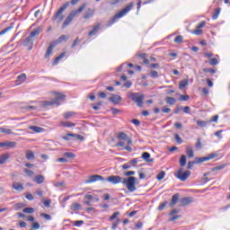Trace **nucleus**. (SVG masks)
<instances>
[{
  "instance_id": "obj_1",
  "label": "nucleus",
  "mask_w": 230,
  "mask_h": 230,
  "mask_svg": "<svg viewBox=\"0 0 230 230\" xmlns=\"http://www.w3.org/2000/svg\"><path fill=\"white\" fill-rule=\"evenodd\" d=\"M132 175H136L135 171H128L124 172V176L128 178H123L119 175H111L106 178L107 182H110L111 184H123V186H126L127 190L130 193H134L137 190L136 187V181H137V177H134Z\"/></svg>"
},
{
  "instance_id": "obj_2",
  "label": "nucleus",
  "mask_w": 230,
  "mask_h": 230,
  "mask_svg": "<svg viewBox=\"0 0 230 230\" xmlns=\"http://www.w3.org/2000/svg\"><path fill=\"white\" fill-rule=\"evenodd\" d=\"M78 1L80 0H71L70 2H66L53 15L52 20L58 21V23L64 21V12H66V9L68 8L69 4H72V6H75V4H78Z\"/></svg>"
},
{
  "instance_id": "obj_3",
  "label": "nucleus",
  "mask_w": 230,
  "mask_h": 230,
  "mask_svg": "<svg viewBox=\"0 0 230 230\" xmlns=\"http://www.w3.org/2000/svg\"><path fill=\"white\" fill-rule=\"evenodd\" d=\"M85 6H87V4H84L78 8V10L72 11L68 14V16L66 18L65 22H63L62 30H65V28H67V26H69L71 22H73V20L75 19V17H78V15H80V13H82V12L85 10Z\"/></svg>"
},
{
  "instance_id": "obj_4",
  "label": "nucleus",
  "mask_w": 230,
  "mask_h": 230,
  "mask_svg": "<svg viewBox=\"0 0 230 230\" xmlns=\"http://www.w3.org/2000/svg\"><path fill=\"white\" fill-rule=\"evenodd\" d=\"M134 8V3H129L124 9H122L119 13H116L114 17L108 22V26H112L118 19H121V17L127 15L128 12H130Z\"/></svg>"
},
{
  "instance_id": "obj_5",
  "label": "nucleus",
  "mask_w": 230,
  "mask_h": 230,
  "mask_svg": "<svg viewBox=\"0 0 230 230\" xmlns=\"http://www.w3.org/2000/svg\"><path fill=\"white\" fill-rule=\"evenodd\" d=\"M40 33V29L36 28L30 33L29 37H27L23 40V46H29V51H31V49H33V42H35V38L39 36Z\"/></svg>"
},
{
  "instance_id": "obj_6",
  "label": "nucleus",
  "mask_w": 230,
  "mask_h": 230,
  "mask_svg": "<svg viewBox=\"0 0 230 230\" xmlns=\"http://www.w3.org/2000/svg\"><path fill=\"white\" fill-rule=\"evenodd\" d=\"M66 101V95L57 93L53 101H43L40 102V107H49L50 105H60V102Z\"/></svg>"
},
{
  "instance_id": "obj_7",
  "label": "nucleus",
  "mask_w": 230,
  "mask_h": 230,
  "mask_svg": "<svg viewBox=\"0 0 230 230\" xmlns=\"http://www.w3.org/2000/svg\"><path fill=\"white\" fill-rule=\"evenodd\" d=\"M128 98L132 100L135 103H137V107H143V100H145V95L139 93H132L129 92L128 93Z\"/></svg>"
},
{
  "instance_id": "obj_8",
  "label": "nucleus",
  "mask_w": 230,
  "mask_h": 230,
  "mask_svg": "<svg viewBox=\"0 0 230 230\" xmlns=\"http://www.w3.org/2000/svg\"><path fill=\"white\" fill-rule=\"evenodd\" d=\"M190 175H191V172H190V171L182 172V168H180L177 171L175 176H176L177 179L181 181V182H184V181H186L188 179V177H190Z\"/></svg>"
},
{
  "instance_id": "obj_9",
  "label": "nucleus",
  "mask_w": 230,
  "mask_h": 230,
  "mask_svg": "<svg viewBox=\"0 0 230 230\" xmlns=\"http://www.w3.org/2000/svg\"><path fill=\"white\" fill-rule=\"evenodd\" d=\"M97 181H105L107 179L103 178V176L95 174L89 176L88 180L86 181V184H91L93 182H96Z\"/></svg>"
},
{
  "instance_id": "obj_10",
  "label": "nucleus",
  "mask_w": 230,
  "mask_h": 230,
  "mask_svg": "<svg viewBox=\"0 0 230 230\" xmlns=\"http://www.w3.org/2000/svg\"><path fill=\"white\" fill-rule=\"evenodd\" d=\"M180 206L181 208H184V206H189V204H191V202H193V198L191 197H184L181 198L180 200Z\"/></svg>"
},
{
  "instance_id": "obj_11",
  "label": "nucleus",
  "mask_w": 230,
  "mask_h": 230,
  "mask_svg": "<svg viewBox=\"0 0 230 230\" xmlns=\"http://www.w3.org/2000/svg\"><path fill=\"white\" fill-rule=\"evenodd\" d=\"M118 139H122L123 141H127L128 145H132V139L128 137V135L125 132H119L118 135Z\"/></svg>"
},
{
  "instance_id": "obj_12",
  "label": "nucleus",
  "mask_w": 230,
  "mask_h": 230,
  "mask_svg": "<svg viewBox=\"0 0 230 230\" xmlns=\"http://www.w3.org/2000/svg\"><path fill=\"white\" fill-rule=\"evenodd\" d=\"M109 100L111 102V103H114V105H118L123 100V98L118 94H112Z\"/></svg>"
},
{
  "instance_id": "obj_13",
  "label": "nucleus",
  "mask_w": 230,
  "mask_h": 230,
  "mask_svg": "<svg viewBox=\"0 0 230 230\" xmlns=\"http://www.w3.org/2000/svg\"><path fill=\"white\" fill-rule=\"evenodd\" d=\"M179 197H181V195L179 193L172 195V201L170 203V208H173L175 206V204H177V202H179Z\"/></svg>"
},
{
  "instance_id": "obj_14",
  "label": "nucleus",
  "mask_w": 230,
  "mask_h": 230,
  "mask_svg": "<svg viewBox=\"0 0 230 230\" xmlns=\"http://www.w3.org/2000/svg\"><path fill=\"white\" fill-rule=\"evenodd\" d=\"M142 159H144L146 163H154V158H150V153L148 152H144L142 154Z\"/></svg>"
},
{
  "instance_id": "obj_15",
  "label": "nucleus",
  "mask_w": 230,
  "mask_h": 230,
  "mask_svg": "<svg viewBox=\"0 0 230 230\" xmlns=\"http://www.w3.org/2000/svg\"><path fill=\"white\" fill-rule=\"evenodd\" d=\"M101 24L98 23L97 25L93 26V29L88 33L89 37H93V35H96L98 31H100Z\"/></svg>"
},
{
  "instance_id": "obj_16",
  "label": "nucleus",
  "mask_w": 230,
  "mask_h": 230,
  "mask_svg": "<svg viewBox=\"0 0 230 230\" xmlns=\"http://www.w3.org/2000/svg\"><path fill=\"white\" fill-rule=\"evenodd\" d=\"M26 82V74H22L21 75L17 76L16 84L17 85H21V84H24Z\"/></svg>"
},
{
  "instance_id": "obj_17",
  "label": "nucleus",
  "mask_w": 230,
  "mask_h": 230,
  "mask_svg": "<svg viewBox=\"0 0 230 230\" xmlns=\"http://www.w3.org/2000/svg\"><path fill=\"white\" fill-rule=\"evenodd\" d=\"M29 129L33 130V132H35L36 134H40L44 132V128L38 126H29Z\"/></svg>"
},
{
  "instance_id": "obj_18",
  "label": "nucleus",
  "mask_w": 230,
  "mask_h": 230,
  "mask_svg": "<svg viewBox=\"0 0 230 230\" xmlns=\"http://www.w3.org/2000/svg\"><path fill=\"white\" fill-rule=\"evenodd\" d=\"M13 188L16 191H22L24 190V186L22 183H19L17 181L13 183Z\"/></svg>"
},
{
  "instance_id": "obj_19",
  "label": "nucleus",
  "mask_w": 230,
  "mask_h": 230,
  "mask_svg": "<svg viewBox=\"0 0 230 230\" xmlns=\"http://www.w3.org/2000/svg\"><path fill=\"white\" fill-rule=\"evenodd\" d=\"M53 49H55V44L51 43L46 51L45 58H49V56L53 53Z\"/></svg>"
},
{
  "instance_id": "obj_20",
  "label": "nucleus",
  "mask_w": 230,
  "mask_h": 230,
  "mask_svg": "<svg viewBox=\"0 0 230 230\" xmlns=\"http://www.w3.org/2000/svg\"><path fill=\"white\" fill-rule=\"evenodd\" d=\"M94 15V10L88 8L84 13V19H91Z\"/></svg>"
},
{
  "instance_id": "obj_21",
  "label": "nucleus",
  "mask_w": 230,
  "mask_h": 230,
  "mask_svg": "<svg viewBox=\"0 0 230 230\" xmlns=\"http://www.w3.org/2000/svg\"><path fill=\"white\" fill-rule=\"evenodd\" d=\"M94 199V196L91 195V194H86L84 196V204L86 206H91V200H93Z\"/></svg>"
},
{
  "instance_id": "obj_22",
  "label": "nucleus",
  "mask_w": 230,
  "mask_h": 230,
  "mask_svg": "<svg viewBox=\"0 0 230 230\" xmlns=\"http://www.w3.org/2000/svg\"><path fill=\"white\" fill-rule=\"evenodd\" d=\"M70 209H72V211H82V205L79 203H73Z\"/></svg>"
},
{
  "instance_id": "obj_23",
  "label": "nucleus",
  "mask_w": 230,
  "mask_h": 230,
  "mask_svg": "<svg viewBox=\"0 0 230 230\" xmlns=\"http://www.w3.org/2000/svg\"><path fill=\"white\" fill-rule=\"evenodd\" d=\"M26 159H28V161H32V159H35V153H33L31 150H27Z\"/></svg>"
},
{
  "instance_id": "obj_24",
  "label": "nucleus",
  "mask_w": 230,
  "mask_h": 230,
  "mask_svg": "<svg viewBox=\"0 0 230 230\" xmlns=\"http://www.w3.org/2000/svg\"><path fill=\"white\" fill-rule=\"evenodd\" d=\"M44 176H42L41 174L40 175H37L35 178H34V182H36L37 184H42V182H44Z\"/></svg>"
},
{
  "instance_id": "obj_25",
  "label": "nucleus",
  "mask_w": 230,
  "mask_h": 230,
  "mask_svg": "<svg viewBox=\"0 0 230 230\" xmlns=\"http://www.w3.org/2000/svg\"><path fill=\"white\" fill-rule=\"evenodd\" d=\"M186 154L188 155V157H190V159H192V157H195V154L193 152V148L188 146L186 148Z\"/></svg>"
},
{
  "instance_id": "obj_26",
  "label": "nucleus",
  "mask_w": 230,
  "mask_h": 230,
  "mask_svg": "<svg viewBox=\"0 0 230 230\" xmlns=\"http://www.w3.org/2000/svg\"><path fill=\"white\" fill-rule=\"evenodd\" d=\"M8 159H10V155H8V154L2 155L0 156V164H4V163H6L8 161Z\"/></svg>"
},
{
  "instance_id": "obj_27",
  "label": "nucleus",
  "mask_w": 230,
  "mask_h": 230,
  "mask_svg": "<svg viewBox=\"0 0 230 230\" xmlns=\"http://www.w3.org/2000/svg\"><path fill=\"white\" fill-rule=\"evenodd\" d=\"M67 40H69V35H61L58 40H57V43L58 44H60L62 42H66Z\"/></svg>"
},
{
  "instance_id": "obj_28",
  "label": "nucleus",
  "mask_w": 230,
  "mask_h": 230,
  "mask_svg": "<svg viewBox=\"0 0 230 230\" xmlns=\"http://www.w3.org/2000/svg\"><path fill=\"white\" fill-rule=\"evenodd\" d=\"M60 125H61L62 127H66V128H70L71 127H75V126H76V124H75V123H73V122H71V121H66V122L61 121V122H60Z\"/></svg>"
},
{
  "instance_id": "obj_29",
  "label": "nucleus",
  "mask_w": 230,
  "mask_h": 230,
  "mask_svg": "<svg viewBox=\"0 0 230 230\" xmlns=\"http://www.w3.org/2000/svg\"><path fill=\"white\" fill-rule=\"evenodd\" d=\"M68 137H76L79 141H84V136L74 133H67Z\"/></svg>"
},
{
  "instance_id": "obj_30",
  "label": "nucleus",
  "mask_w": 230,
  "mask_h": 230,
  "mask_svg": "<svg viewBox=\"0 0 230 230\" xmlns=\"http://www.w3.org/2000/svg\"><path fill=\"white\" fill-rule=\"evenodd\" d=\"M165 102L168 103V105H175V102H177V100H175L173 97H166Z\"/></svg>"
},
{
  "instance_id": "obj_31",
  "label": "nucleus",
  "mask_w": 230,
  "mask_h": 230,
  "mask_svg": "<svg viewBox=\"0 0 230 230\" xmlns=\"http://www.w3.org/2000/svg\"><path fill=\"white\" fill-rule=\"evenodd\" d=\"M0 134H7L8 136H10L11 134H13V131L9 128H0Z\"/></svg>"
},
{
  "instance_id": "obj_32",
  "label": "nucleus",
  "mask_w": 230,
  "mask_h": 230,
  "mask_svg": "<svg viewBox=\"0 0 230 230\" xmlns=\"http://www.w3.org/2000/svg\"><path fill=\"white\" fill-rule=\"evenodd\" d=\"M221 10H222L221 8L216 9V11L214 12V13L212 15L213 21H217V19H218V15H220Z\"/></svg>"
},
{
  "instance_id": "obj_33",
  "label": "nucleus",
  "mask_w": 230,
  "mask_h": 230,
  "mask_svg": "<svg viewBox=\"0 0 230 230\" xmlns=\"http://www.w3.org/2000/svg\"><path fill=\"white\" fill-rule=\"evenodd\" d=\"M180 166H181V168L186 166V156L184 155H182L180 158Z\"/></svg>"
},
{
  "instance_id": "obj_34",
  "label": "nucleus",
  "mask_w": 230,
  "mask_h": 230,
  "mask_svg": "<svg viewBox=\"0 0 230 230\" xmlns=\"http://www.w3.org/2000/svg\"><path fill=\"white\" fill-rule=\"evenodd\" d=\"M166 175V172L164 171H161L157 175L156 179L157 181H163L164 179V176Z\"/></svg>"
},
{
  "instance_id": "obj_35",
  "label": "nucleus",
  "mask_w": 230,
  "mask_h": 230,
  "mask_svg": "<svg viewBox=\"0 0 230 230\" xmlns=\"http://www.w3.org/2000/svg\"><path fill=\"white\" fill-rule=\"evenodd\" d=\"M189 82L188 80H182V81H180V86H179V89H184V87H187V85H189Z\"/></svg>"
},
{
  "instance_id": "obj_36",
  "label": "nucleus",
  "mask_w": 230,
  "mask_h": 230,
  "mask_svg": "<svg viewBox=\"0 0 230 230\" xmlns=\"http://www.w3.org/2000/svg\"><path fill=\"white\" fill-rule=\"evenodd\" d=\"M75 113L73 111H68V112H65L63 114V116H64L65 119H69V118H73V116H75Z\"/></svg>"
},
{
  "instance_id": "obj_37",
  "label": "nucleus",
  "mask_w": 230,
  "mask_h": 230,
  "mask_svg": "<svg viewBox=\"0 0 230 230\" xmlns=\"http://www.w3.org/2000/svg\"><path fill=\"white\" fill-rule=\"evenodd\" d=\"M194 161H195L196 164H199L200 163H206V161H208V158H206V156L200 157V158L197 157V158H195Z\"/></svg>"
},
{
  "instance_id": "obj_38",
  "label": "nucleus",
  "mask_w": 230,
  "mask_h": 230,
  "mask_svg": "<svg viewBox=\"0 0 230 230\" xmlns=\"http://www.w3.org/2000/svg\"><path fill=\"white\" fill-rule=\"evenodd\" d=\"M198 127H200L201 128H204V127H208V122L204 120H197Z\"/></svg>"
},
{
  "instance_id": "obj_39",
  "label": "nucleus",
  "mask_w": 230,
  "mask_h": 230,
  "mask_svg": "<svg viewBox=\"0 0 230 230\" xmlns=\"http://www.w3.org/2000/svg\"><path fill=\"white\" fill-rule=\"evenodd\" d=\"M215 157H218V155L217 153H211L206 156L207 161H211V159H215Z\"/></svg>"
},
{
  "instance_id": "obj_40",
  "label": "nucleus",
  "mask_w": 230,
  "mask_h": 230,
  "mask_svg": "<svg viewBox=\"0 0 230 230\" xmlns=\"http://www.w3.org/2000/svg\"><path fill=\"white\" fill-rule=\"evenodd\" d=\"M35 211V209L33 208H25L22 209L23 213H27L29 215H31V213H33Z\"/></svg>"
},
{
  "instance_id": "obj_41",
  "label": "nucleus",
  "mask_w": 230,
  "mask_h": 230,
  "mask_svg": "<svg viewBox=\"0 0 230 230\" xmlns=\"http://www.w3.org/2000/svg\"><path fill=\"white\" fill-rule=\"evenodd\" d=\"M23 172L28 175V177H33L35 175V172L29 169H24Z\"/></svg>"
},
{
  "instance_id": "obj_42",
  "label": "nucleus",
  "mask_w": 230,
  "mask_h": 230,
  "mask_svg": "<svg viewBox=\"0 0 230 230\" xmlns=\"http://www.w3.org/2000/svg\"><path fill=\"white\" fill-rule=\"evenodd\" d=\"M5 146H8L9 148H15L17 146L16 142H5Z\"/></svg>"
},
{
  "instance_id": "obj_43",
  "label": "nucleus",
  "mask_w": 230,
  "mask_h": 230,
  "mask_svg": "<svg viewBox=\"0 0 230 230\" xmlns=\"http://www.w3.org/2000/svg\"><path fill=\"white\" fill-rule=\"evenodd\" d=\"M150 76L151 78H159V73L155 70H151Z\"/></svg>"
},
{
  "instance_id": "obj_44",
  "label": "nucleus",
  "mask_w": 230,
  "mask_h": 230,
  "mask_svg": "<svg viewBox=\"0 0 230 230\" xmlns=\"http://www.w3.org/2000/svg\"><path fill=\"white\" fill-rule=\"evenodd\" d=\"M65 157H67L68 159H75V154L71 153V152H66L64 154Z\"/></svg>"
},
{
  "instance_id": "obj_45",
  "label": "nucleus",
  "mask_w": 230,
  "mask_h": 230,
  "mask_svg": "<svg viewBox=\"0 0 230 230\" xmlns=\"http://www.w3.org/2000/svg\"><path fill=\"white\" fill-rule=\"evenodd\" d=\"M167 205H168V201H164L161 203L158 207V211H163V209H164V208H166Z\"/></svg>"
},
{
  "instance_id": "obj_46",
  "label": "nucleus",
  "mask_w": 230,
  "mask_h": 230,
  "mask_svg": "<svg viewBox=\"0 0 230 230\" xmlns=\"http://www.w3.org/2000/svg\"><path fill=\"white\" fill-rule=\"evenodd\" d=\"M210 66H217L218 64V59L217 58H211L208 62Z\"/></svg>"
},
{
  "instance_id": "obj_47",
  "label": "nucleus",
  "mask_w": 230,
  "mask_h": 230,
  "mask_svg": "<svg viewBox=\"0 0 230 230\" xmlns=\"http://www.w3.org/2000/svg\"><path fill=\"white\" fill-rule=\"evenodd\" d=\"M195 147L198 149V150H200V148H202V141L200 140V138H198L197 139V143L195 145Z\"/></svg>"
},
{
  "instance_id": "obj_48",
  "label": "nucleus",
  "mask_w": 230,
  "mask_h": 230,
  "mask_svg": "<svg viewBox=\"0 0 230 230\" xmlns=\"http://www.w3.org/2000/svg\"><path fill=\"white\" fill-rule=\"evenodd\" d=\"M180 102H188L190 100V95H180Z\"/></svg>"
},
{
  "instance_id": "obj_49",
  "label": "nucleus",
  "mask_w": 230,
  "mask_h": 230,
  "mask_svg": "<svg viewBox=\"0 0 230 230\" xmlns=\"http://www.w3.org/2000/svg\"><path fill=\"white\" fill-rule=\"evenodd\" d=\"M226 168V165H218L212 168V172H218V170H224Z\"/></svg>"
},
{
  "instance_id": "obj_50",
  "label": "nucleus",
  "mask_w": 230,
  "mask_h": 230,
  "mask_svg": "<svg viewBox=\"0 0 230 230\" xmlns=\"http://www.w3.org/2000/svg\"><path fill=\"white\" fill-rule=\"evenodd\" d=\"M182 40H183L182 36H181V35H179V36H177V37L174 39V42H175L176 44H181V42H182Z\"/></svg>"
},
{
  "instance_id": "obj_51",
  "label": "nucleus",
  "mask_w": 230,
  "mask_h": 230,
  "mask_svg": "<svg viewBox=\"0 0 230 230\" xmlns=\"http://www.w3.org/2000/svg\"><path fill=\"white\" fill-rule=\"evenodd\" d=\"M174 139L176 142H178L179 145H182V138L181 137H179V135L175 134Z\"/></svg>"
},
{
  "instance_id": "obj_52",
  "label": "nucleus",
  "mask_w": 230,
  "mask_h": 230,
  "mask_svg": "<svg viewBox=\"0 0 230 230\" xmlns=\"http://www.w3.org/2000/svg\"><path fill=\"white\" fill-rule=\"evenodd\" d=\"M203 71L204 73H211V75H215V73H217V70L211 68H204Z\"/></svg>"
},
{
  "instance_id": "obj_53",
  "label": "nucleus",
  "mask_w": 230,
  "mask_h": 230,
  "mask_svg": "<svg viewBox=\"0 0 230 230\" xmlns=\"http://www.w3.org/2000/svg\"><path fill=\"white\" fill-rule=\"evenodd\" d=\"M182 111L185 114H190V112H191V108H190V106H185L184 108H182Z\"/></svg>"
},
{
  "instance_id": "obj_54",
  "label": "nucleus",
  "mask_w": 230,
  "mask_h": 230,
  "mask_svg": "<svg viewBox=\"0 0 230 230\" xmlns=\"http://www.w3.org/2000/svg\"><path fill=\"white\" fill-rule=\"evenodd\" d=\"M40 217H42L43 218H45V220H51V216L46 213H41Z\"/></svg>"
},
{
  "instance_id": "obj_55",
  "label": "nucleus",
  "mask_w": 230,
  "mask_h": 230,
  "mask_svg": "<svg viewBox=\"0 0 230 230\" xmlns=\"http://www.w3.org/2000/svg\"><path fill=\"white\" fill-rule=\"evenodd\" d=\"M192 33H193L194 35H202V30L197 28L196 30L192 31Z\"/></svg>"
},
{
  "instance_id": "obj_56",
  "label": "nucleus",
  "mask_w": 230,
  "mask_h": 230,
  "mask_svg": "<svg viewBox=\"0 0 230 230\" xmlns=\"http://www.w3.org/2000/svg\"><path fill=\"white\" fill-rule=\"evenodd\" d=\"M74 226H75L76 227H80V226H84V220L75 221Z\"/></svg>"
},
{
  "instance_id": "obj_57",
  "label": "nucleus",
  "mask_w": 230,
  "mask_h": 230,
  "mask_svg": "<svg viewBox=\"0 0 230 230\" xmlns=\"http://www.w3.org/2000/svg\"><path fill=\"white\" fill-rule=\"evenodd\" d=\"M12 30V27H7L0 31V35H4V33H8Z\"/></svg>"
},
{
  "instance_id": "obj_58",
  "label": "nucleus",
  "mask_w": 230,
  "mask_h": 230,
  "mask_svg": "<svg viewBox=\"0 0 230 230\" xmlns=\"http://www.w3.org/2000/svg\"><path fill=\"white\" fill-rule=\"evenodd\" d=\"M124 87H126V89H130V87H132V82L131 81L125 82Z\"/></svg>"
},
{
  "instance_id": "obj_59",
  "label": "nucleus",
  "mask_w": 230,
  "mask_h": 230,
  "mask_svg": "<svg viewBox=\"0 0 230 230\" xmlns=\"http://www.w3.org/2000/svg\"><path fill=\"white\" fill-rule=\"evenodd\" d=\"M119 225V219H117L111 226V229L115 230Z\"/></svg>"
},
{
  "instance_id": "obj_60",
  "label": "nucleus",
  "mask_w": 230,
  "mask_h": 230,
  "mask_svg": "<svg viewBox=\"0 0 230 230\" xmlns=\"http://www.w3.org/2000/svg\"><path fill=\"white\" fill-rule=\"evenodd\" d=\"M194 164H197L196 162H195V160H194V161H190V162L188 163V169H189V170H191V169L193 168V165H194Z\"/></svg>"
},
{
  "instance_id": "obj_61",
  "label": "nucleus",
  "mask_w": 230,
  "mask_h": 230,
  "mask_svg": "<svg viewBox=\"0 0 230 230\" xmlns=\"http://www.w3.org/2000/svg\"><path fill=\"white\" fill-rule=\"evenodd\" d=\"M222 132H224V130H218L214 134V136H216L219 139H222Z\"/></svg>"
},
{
  "instance_id": "obj_62",
  "label": "nucleus",
  "mask_w": 230,
  "mask_h": 230,
  "mask_svg": "<svg viewBox=\"0 0 230 230\" xmlns=\"http://www.w3.org/2000/svg\"><path fill=\"white\" fill-rule=\"evenodd\" d=\"M138 159L137 158H134L129 162V164H131V166H136V164H137L138 163Z\"/></svg>"
},
{
  "instance_id": "obj_63",
  "label": "nucleus",
  "mask_w": 230,
  "mask_h": 230,
  "mask_svg": "<svg viewBox=\"0 0 230 230\" xmlns=\"http://www.w3.org/2000/svg\"><path fill=\"white\" fill-rule=\"evenodd\" d=\"M119 216V212H114L112 216L110 217V220H116V218Z\"/></svg>"
},
{
  "instance_id": "obj_64",
  "label": "nucleus",
  "mask_w": 230,
  "mask_h": 230,
  "mask_svg": "<svg viewBox=\"0 0 230 230\" xmlns=\"http://www.w3.org/2000/svg\"><path fill=\"white\" fill-rule=\"evenodd\" d=\"M172 217L169 219V222H174V220H178V218H181V215L178 216H171Z\"/></svg>"
}]
</instances>
